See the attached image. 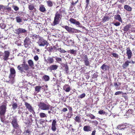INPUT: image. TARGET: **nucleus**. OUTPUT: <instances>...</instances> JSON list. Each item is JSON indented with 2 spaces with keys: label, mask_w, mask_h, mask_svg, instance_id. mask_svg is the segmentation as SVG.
Wrapping results in <instances>:
<instances>
[{
  "label": "nucleus",
  "mask_w": 135,
  "mask_h": 135,
  "mask_svg": "<svg viewBox=\"0 0 135 135\" xmlns=\"http://www.w3.org/2000/svg\"><path fill=\"white\" fill-rule=\"evenodd\" d=\"M65 13V11L62 8H61L59 11H57L55 14L52 25L55 26L59 24L62 18V15Z\"/></svg>",
  "instance_id": "obj_1"
},
{
  "label": "nucleus",
  "mask_w": 135,
  "mask_h": 135,
  "mask_svg": "<svg viewBox=\"0 0 135 135\" xmlns=\"http://www.w3.org/2000/svg\"><path fill=\"white\" fill-rule=\"evenodd\" d=\"M17 68L20 72L22 73H26V71H27L29 70L30 68L28 65L24 61L22 64L17 66Z\"/></svg>",
  "instance_id": "obj_2"
},
{
  "label": "nucleus",
  "mask_w": 135,
  "mask_h": 135,
  "mask_svg": "<svg viewBox=\"0 0 135 135\" xmlns=\"http://www.w3.org/2000/svg\"><path fill=\"white\" fill-rule=\"evenodd\" d=\"M10 73L9 76L10 80L8 82L13 84L15 82L14 78L16 75V72L13 67L11 68L10 70Z\"/></svg>",
  "instance_id": "obj_3"
},
{
  "label": "nucleus",
  "mask_w": 135,
  "mask_h": 135,
  "mask_svg": "<svg viewBox=\"0 0 135 135\" xmlns=\"http://www.w3.org/2000/svg\"><path fill=\"white\" fill-rule=\"evenodd\" d=\"M12 118L10 119V122L12 126V127L14 129H17L19 128V126L18 124V120L17 118L13 116Z\"/></svg>",
  "instance_id": "obj_4"
},
{
  "label": "nucleus",
  "mask_w": 135,
  "mask_h": 135,
  "mask_svg": "<svg viewBox=\"0 0 135 135\" xmlns=\"http://www.w3.org/2000/svg\"><path fill=\"white\" fill-rule=\"evenodd\" d=\"M39 108L41 110H48L50 109L51 106L48 103L46 104L42 102H40L38 105Z\"/></svg>",
  "instance_id": "obj_5"
},
{
  "label": "nucleus",
  "mask_w": 135,
  "mask_h": 135,
  "mask_svg": "<svg viewBox=\"0 0 135 135\" xmlns=\"http://www.w3.org/2000/svg\"><path fill=\"white\" fill-rule=\"evenodd\" d=\"M62 27L66 29L69 33H78L79 31L78 30L69 27L67 25L63 26Z\"/></svg>",
  "instance_id": "obj_6"
},
{
  "label": "nucleus",
  "mask_w": 135,
  "mask_h": 135,
  "mask_svg": "<svg viewBox=\"0 0 135 135\" xmlns=\"http://www.w3.org/2000/svg\"><path fill=\"white\" fill-rule=\"evenodd\" d=\"M37 43L39 46H44L45 45L47 46L49 44V43L47 41L40 37L39 38Z\"/></svg>",
  "instance_id": "obj_7"
},
{
  "label": "nucleus",
  "mask_w": 135,
  "mask_h": 135,
  "mask_svg": "<svg viewBox=\"0 0 135 135\" xmlns=\"http://www.w3.org/2000/svg\"><path fill=\"white\" fill-rule=\"evenodd\" d=\"M7 104L6 103H3L0 106V115H5L6 111Z\"/></svg>",
  "instance_id": "obj_8"
},
{
  "label": "nucleus",
  "mask_w": 135,
  "mask_h": 135,
  "mask_svg": "<svg viewBox=\"0 0 135 135\" xmlns=\"http://www.w3.org/2000/svg\"><path fill=\"white\" fill-rule=\"evenodd\" d=\"M25 105L26 108L28 109L30 112L32 113L34 115L35 114V112L34 111L33 108L30 104L26 102H25Z\"/></svg>",
  "instance_id": "obj_9"
},
{
  "label": "nucleus",
  "mask_w": 135,
  "mask_h": 135,
  "mask_svg": "<svg viewBox=\"0 0 135 135\" xmlns=\"http://www.w3.org/2000/svg\"><path fill=\"white\" fill-rule=\"evenodd\" d=\"M0 118L1 121L3 123L7 124L9 122H10V119L12 118V117L10 116L9 118V120H6L5 115H0Z\"/></svg>",
  "instance_id": "obj_10"
},
{
  "label": "nucleus",
  "mask_w": 135,
  "mask_h": 135,
  "mask_svg": "<svg viewBox=\"0 0 135 135\" xmlns=\"http://www.w3.org/2000/svg\"><path fill=\"white\" fill-rule=\"evenodd\" d=\"M31 43L30 38L28 37H26L24 40L23 45L25 47L27 48L31 45Z\"/></svg>",
  "instance_id": "obj_11"
},
{
  "label": "nucleus",
  "mask_w": 135,
  "mask_h": 135,
  "mask_svg": "<svg viewBox=\"0 0 135 135\" xmlns=\"http://www.w3.org/2000/svg\"><path fill=\"white\" fill-rule=\"evenodd\" d=\"M57 126V124L56 120H53L51 123V129L52 131L55 132L56 131Z\"/></svg>",
  "instance_id": "obj_12"
},
{
  "label": "nucleus",
  "mask_w": 135,
  "mask_h": 135,
  "mask_svg": "<svg viewBox=\"0 0 135 135\" xmlns=\"http://www.w3.org/2000/svg\"><path fill=\"white\" fill-rule=\"evenodd\" d=\"M27 30L22 28H19L15 30V33L16 34L19 35L21 33H25L27 32Z\"/></svg>",
  "instance_id": "obj_13"
},
{
  "label": "nucleus",
  "mask_w": 135,
  "mask_h": 135,
  "mask_svg": "<svg viewBox=\"0 0 135 135\" xmlns=\"http://www.w3.org/2000/svg\"><path fill=\"white\" fill-rule=\"evenodd\" d=\"M47 50L50 52H56L57 51V48L56 46H51L47 48Z\"/></svg>",
  "instance_id": "obj_14"
},
{
  "label": "nucleus",
  "mask_w": 135,
  "mask_h": 135,
  "mask_svg": "<svg viewBox=\"0 0 135 135\" xmlns=\"http://www.w3.org/2000/svg\"><path fill=\"white\" fill-rule=\"evenodd\" d=\"M126 50V54L128 56V59H130L132 56V52L130 50V48L128 47L127 48Z\"/></svg>",
  "instance_id": "obj_15"
},
{
  "label": "nucleus",
  "mask_w": 135,
  "mask_h": 135,
  "mask_svg": "<svg viewBox=\"0 0 135 135\" xmlns=\"http://www.w3.org/2000/svg\"><path fill=\"white\" fill-rule=\"evenodd\" d=\"M69 21L71 23L76 25H79L80 24V23L79 22L77 21L76 20L73 18H70Z\"/></svg>",
  "instance_id": "obj_16"
},
{
  "label": "nucleus",
  "mask_w": 135,
  "mask_h": 135,
  "mask_svg": "<svg viewBox=\"0 0 135 135\" xmlns=\"http://www.w3.org/2000/svg\"><path fill=\"white\" fill-rule=\"evenodd\" d=\"M58 67V66L56 65H52L48 67V70L51 71L52 70H56Z\"/></svg>",
  "instance_id": "obj_17"
},
{
  "label": "nucleus",
  "mask_w": 135,
  "mask_h": 135,
  "mask_svg": "<svg viewBox=\"0 0 135 135\" xmlns=\"http://www.w3.org/2000/svg\"><path fill=\"white\" fill-rule=\"evenodd\" d=\"M110 66L105 64H103L100 67V68L103 71H106L109 70Z\"/></svg>",
  "instance_id": "obj_18"
},
{
  "label": "nucleus",
  "mask_w": 135,
  "mask_h": 135,
  "mask_svg": "<svg viewBox=\"0 0 135 135\" xmlns=\"http://www.w3.org/2000/svg\"><path fill=\"white\" fill-rule=\"evenodd\" d=\"M9 52L8 51H5L4 52V55L3 56V59L4 61L7 60L9 56Z\"/></svg>",
  "instance_id": "obj_19"
},
{
  "label": "nucleus",
  "mask_w": 135,
  "mask_h": 135,
  "mask_svg": "<svg viewBox=\"0 0 135 135\" xmlns=\"http://www.w3.org/2000/svg\"><path fill=\"white\" fill-rule=\"evenodd\" d=\"M63 89L66 92H69L71 90L70 86L68 84H65L63 86Z\"/></svg>",
  "instance_id": "obj_20"
},
{
  "label": "nucleus",
  "mask_w": 135,
  "mask_h": 135,
  "mask_svg": "<svg viewBox=\"0 0 135 135\" xmlns=\"http://www.w3.org/2000/svg\"><path fill=\"white\" fill-rule=\"evenodd\" d=\"M83 129L84 131L88 132L91 130L92 128L90 126H85L84 127Z\"/></svg>",
  "instance_id": "obj_21"
},
{
  "label": "nucleus",
  "mask_w": 135,
  "mask_h": 135,
  "mask_svg": "<svg viewBox=\"0 0 135 135\" xmlns=\"http://www.w3.org/2000/svg\"><path fill=\"white\" fill-rule=\"evenodd\" d=\"M54 57V56H53L52 57H49L47 58V60L45 61H46L47 63L50 64H52L54 62V60L53 59Z\"/></svg>",
  "instance_id": "obj_22"
},
{
  "label": "nucleus",
  "mask_w": 135,
  "mask_h": 135,
  "mask_svg": "<svg viewBox=\"0 0 135 135\" xmlns=\"http://www.w3.org/2000/svg\"><path fill=\"white\" fill-rule=\"evenodd\" d=\"M130 62L129 61L127 60L125 62L123 63L122 65V67L123 69H126L129 65V64Z\"/></svg>",
  "instance_id": "obj_23"
},
{
  "label": "nucleus",
  "mask_w": 135,
  "mask_h": 135,
  "mask_svg": "<svg viewBox=\"0 0 135 135\" xmlns=\"http://www.w3.org/2000/svg\"><path fill=\"white\" fill-rule=\"evenodd\" d=\"M28 63L29 67L31 68H33L34 66V63L33 61L31 60H29L28 61Z\"/></svg>",
  "instance_id": "obj_24"
},
{
  "label": "nucleus",
  "mask_w": 135,
  "mask_h": 135,
  "mask_svg": "<svg viewBox=\"0 0 135 135\" xmlns=\"http://www.w3.org/2000/svg\"><path fill=\"white\" fill-rule=\"evenodd\" d=\"M114 18L115 20L118 21L120 22H122V20L120 15H115L114 16Z\"/></svg>",
  "instance_id": "obj_25"
},
{
  "label": "nucleus",
  "mask_w": 135,
  "mask_h": 135,
  "mask_svg": "<svg viewBox=\"0 0 135 135\" xmlns=\"http://www.w3.org/2000/svg\"><path fill=\"white\" fill-rule=\"evenodd\" d=\"M39 10L42 12H44L46 11V8L43 5L41 4L39 6Z\"/></svg>",
  "instance_id": "obj_26"
},
{
  "label": "nucleus",
  "mask_w": 135,
  "mask_h": 135,
  "mask_svg": "<svg viewBox=\"0 0 135 135\" xmlns=\"http://www.w3.org/2000/svg\"><path fill=\"white\" fill-rule=\"evenodd\" d=\"M46 3L48 7H51L53 6L54 2H52L51 0H48L46 1Z\"/></svg>",
  "instance_id": "obj_27"
},
{
  "label": "nucleus",
  "mask_w": 135,
  "mask_h": 135,
  "mask_svg": "<svg viewBox=\"0 0 135 135\" xmlns=\"http://www.w3.org/2000/svg\"><path fill=\"white\" fill-rule=\"evenodd\" d=\"M42 79L45 81H47L50 80V77L48 75H45L42 77Z\"/></svg>",
  "instance_id": "obj_28"
},
{
  "label": "nucleus",
  "mask_w": 135,
  "mask_h": 135,
  "mask_svg": "<svg viewBox=\"0 0 135 135\" xmlns=\"http://www.w3.org/2000/svg\"><path fill=\"white\" fill-rule=\"evenodd\" d=\"M124 9L127 11H131L132 10V8L129 5H126L124 6Z\"/></svg>",
  "instance_id": "obj_29"
},
{
  "label": "nucleus",
  "mask_w": 135,
  "mask_h": 135,
  "mask_svg": "<svg viewBox=\"0 0 135 135\" xmlns=\"http://www.w3.org/2000/svg\"><path fill=\"white\" fill-rule=\"evenodd\" d=\"M126 128L125 125L123 124H121L118 125L117 127V129L119 130H122Z\"/></svg>",
  "instance_id": "obj_30"
},
{
  "label": "nucleus",
  "mask_w": 135,
  "mask_h": 135,
  "mask_svg": "<svg viewBox=\"0 0 135 135\" xmlns=\"http://www.w3.org/2000/svg\"><path fill=\"white\" fill-rule=\"evenodd\" d=\"M67 52L69 53L74 55H75L76 52V51L74 49H72L68 50L67 51Z\"/></svg>",
  "instance_id": "obj_31"
},
{
  "label": "nucleus",
  "mask_w": 135,
  "mask_h": 135,
  "mask_svg": "<svg viewBox=\"0 0 135 135\" xmlns=\"http://www.w3.org/2000/svg\"><path fill=\"white\" fill-rule=\"evenodd\" d=\"M35 91L38 93L41 90V86H36L35 87Z\"/></svg>",
  "instance_id": "obj_32"
},
{
  "label": "nucleus",
  "mask_w": 135,
  "mask_h": 135,
  "mask_svg": "<svg viewBox=\"0 0 135 135\" xmlns=\"http://www.w3.org/2000/svg\"><path fill=\"white\" fill-rule=\"evenodd\" d=\"M133 111V110L132 109L128 110L126 113V115L128 116V117H129L130 115H131L132 114Z\"/></svg>",
  "instance_id": "obj_33"
},
{
  "label": "nucleus",
  "mask_w": 135,
  "mask_h": 135,
  "mask_svg": "<svg viewBox=\"0 0 135 135\" xmlns=\"http://www.w3.org/2000/svg\"><path fill=\"white\" fill-rule=\"evenodd\" d=\"M109 19V16H104L102 20V22L104 23L106 21H108Z\"/></svg>",
  "instance_id": "obj_34"
},
{
  "label": "nucleus",
  "mask_w": 135,
  "mask_h": 135,
  "mask_svg": "<svg viewBox=\"0 0 135 135\" xmlns=\"http://www.w3.org/2000/svg\"><path fill=\"white\" fill-rule=\"evenodd\" d=\"M130 26L131 25H127L125 26L123 29L124 31L126 32L130 28Z\"/></svg>",
  "instance_id": "obj_35"
},
{
  "label": "nucleus",
  "mask_w": 135,
  "mask_h": 135,
  "mask_svg": "<svg viewBox=\"0 0 135 135\" xmlns=\"http://www.w3.org/2000/svg\"><path fill=\"white\" fill-rule=\"evenodd\" d=\"M16 22L17 23L21 22L22 21V20L21 17L18 16L16 18Z\"/></svg>",
  "instance_id": "obj_36"
},
{
  "label": "nucleus",
  "mask_w": 135,
  "mask_h": 135,
  "mask_svg": "<svg viewBox=\"0 0 135 135\" xmlns=\"http://www.w3.org/2000/svg\"><path fill=\"white\" fill-rule=\"evenodd\" d=\"M75 121L78 123H80L81 121L80 117L78 116H76L74 118Z\"/></svg>",
  "instance_id": "obj_37"
},
{
  "label": "nucleus",
  "mask_w": 135,
  "mask_h": 135,
  "mask_svg": "<svg viewBox=\"0 0 135 135\" xmlns=\"http://www.w3.org/2000/svg\"><path fill=\"white\" fill-rule=\"evenodd\" d=\"M84 63L85 65L86 66H90V62L89 61L88 59L85 60L84 61Z\"/></svg>",
  "instance_id": "obj_38"
},
{
  "label": "nucleus",
  "mask_w": 135,
  "mask_h": 135,
  "mask_svg": "<svg viewBox=\"0 0 135 135\" xmlns=\"http://www.w3.org/2000/svg\"><path fill=\"white\" fill-rule=\"evenodd\" d=\"M12 108L13 110H15L18 107V104L16 103H13L12 105Z\"/></svg>",
  "instance_id": "obj_39"
},
{
  "label": "nucleus",
  "mask_w": 135,
  "mask_h": 135,
  "mask_svg": "<svg viewBox=\"0 0 135 135\" xmlns=\"http://www.w3.org/2000/svg\"><path fill=\"white\" fill-rule=\"evenodd\" d=\"M65 68L64 69V71L65 72V73L67 74L68 72L69 68H68L67 64H66L64 65V66Z\"/></svg>",
  "instance_id": "obj_40"
},
{
  "label": "nucleus",
  "mask_w": 135,
  "mask_h": 135,
  "mask_svg": "<svg viewBox=\"0 0 135 135\" xmlns=\"http://www.w3.org/2000/svg\"><path fill=\"white\" fill-rule=\"evenodd\" d=\"M40 117L41 118H43L47 117V115L45 113H39Z\"/></svg>",
  "instance_id": "obj_41"
},
{
  "label": "nucleus",
  "mask_w": 135,
  "mask_h": 135,
  "mask_svg": "<svg viewBox=\"0 0 135 135\" xmlns=\"http://www.w3.org/2000/svg\"><path fill=\"white\" fill-rule=\"evenodd\" d=\"M28 8L30 10L32 11L35 8L33 4H31L28 5Z\"/></svg>",
  "instance_id": "obj_42"
},
{
  "label": "nucleus",
  "mask_w": 135,
  "mask_h": 135,
  "mask_svg": "<svg viewBox=\"0 0 135 135\" xmlns=\"http://www.w3.org/2000/svg\"><path fill=\"white\" fill-rule=\"evenodd\" d=\"M119 85L117 83L114 82V85L117 90H119L120 89V87H118Z\"/></svg>",
  "instance_id": "obj_43"
},
{
  "label": "nucleus",
  "mask_w": 135,
  "mask_h": 135,
  "mask_svg": "<svg viewBox=\"0 0 135 135\" xmlns=\"http://www.w3.org/2000/svg\"><path fill=\"white\" fill-rule=\"evenodd\" d=\"M57 50L61 53H65L66 52V51L61 48H58Z\"/></svg>",
  "instance_id": "obj_44"
},
{
  "label": "nucleus",
  "mask_w": 135,
  "mask_h": 135,
  "mask_svg": "<svg viewBox=\"0 0 135 135\" xmlns=\"http://www.w3.org/2000/svg\"><path fill=\"white\" fill-rule=\"evenodd\" d=\"M25 132L26 133V135H30L31 132L29 129H27L25 131Z\"/></svg>",
  "instance_id": "obj_45"
},
{
  "label": "nucleus",
  "mask_w": 135,
  "mask_h": 135,
  "mask_svg": "<svg viewBox=\"0 0 135 135\" xmlns=\"http://www.w3.org/2000/svg\"><path fill=\"white\" fill-rule=\"evenodd\" d=\"M38 36H39L37 35H33L32 36V38L33 40H36L37 39V38L38 37Z\"/></svg>",
  "instance_id": "obj_46"
},
{
  "label": "nucleus",
  "mask_w": 135,
  "mask_h": 135,
  "mask_svg": "<svg viewBox=\"0 0 135 135\" xmlns=\"http://www.w3.org/2000/svg\"><path fill=\"white\" fill-rule=\"evenodd\" d=\"M81 58L83 59V61L85 60H86L88 59L87 55L84 54L81 57Z\"/></svg>",
  "instance_id": "obj_47"
},
{
  "label": "nucleus",
  "mask_w": 135,
  "mask_h": 135,
  "mask_svg": "<svg viewBox=\"0 0 135 135\" xmlns=\"http://www.w3.org/2000/svg\"><path fill=\"white\" fill-rule=\"evenodd\" d=\"M5 6L2 5H0V11H4L3 10L5 9Z\"/></svg>",
  "instance_id": "obj_48"
},
{
  "label": "nucleus",
  "mask_w": 135,
  "mask_h": 135,
  "mask_svg": "<svg viewBox=\"0 0 135 135\" xmlns=\"http://www.w3.org/2000/svg\"><path fill=\"white\" fill-rule=\"evenodd\" d=\"M112 54L113 57L115 58H118L119 57L118 55L116 53H112Z\"/></svg>",
  "instance_id": "obj_49"
},
{
  "label": "nucleus",
  "mask_w": 135,
  "mask_h": 135,
  "mask_svg": "<svg viewBox=\"0 0 135 135\" xmlns=\"http://www.w3.org/2000/svg\"><path fill=\"white\" fill-rule=\"evenodd\" d=\"M12 7L13 8L14 10L16 11H17L19 9V8L17 6H12Z\"/></svg>",
  "instance_id": "obj_50"
},
{
  "label": "nucleus",
  "mask_w": 135,
  "mask_h": 135,
  "mask_svg": "<svg viewBox=\"0 0 135 135\" xmlns=\"http://www.w3.org/2000/svg\"><path fill=\"white\" fill-rule=\"evenodd\" d=\"M55 60L56 61L59 62H61L62 61V59L60 58H59L57 57H56Z\"/></svg>",
  "instance_id": "obj_51"
},
{
  "label": "nucleus",
  "mask_w": 135,
  "mask_h": 135,
  "mask_svg": "<svg viewBox=\"0 0 135 135\" xmlns=\"http://www.w3.org/2000/svg\"><path fill=\"white\" fill-rule=\"evenodd\" d=\"M85 94L84 93H83L79 96V98L82 99L85 96Z\"/></svg>",
  "instance_id": "obj_52"
},
{
  "label": "nucleus",
  "mask_w": 135,
  "mask_h": 135,
  "mask_svg": "<svg viewBox=\"0 0 135 135\" xmlns=\"http://www.w3.org/2000/svg\"><path fill=\"white\" fill-rule=\"evenodd\" d=\"M68 111V109L66 108H64L61 110V113H65Z\"/></svg>",
  "instance_id": "obj_53"
},
{
  "label": "nucleus",
  "mask_w": 135,
  "mask_h": 135,
  "mask_svg": "<svg viewBox=\"0 0 135 135\" xmlns=\"http://www.w3.org/2000/svg\"><path fill=\"white\" fill-rule=\"evenodd\" d=\"M120 94H123V93L122 91H118L116 92L115 93V95H117Z\"/></svg>",
  "instance_id": "obj_54"
},
{
  "label": "nucleus",
  "mask_w": 135,
  "mask_h": 135,
  "mask_svg": "<svg viewBox=\"0 0 135 135\" xmlns=\"http://www.w3.org/2000/svg\"><path fill=\"white\" fill-rule=\"evenodd\" d=\"M98 113L100 114H105V112L104 111L102 110H99L98 112Z\"/></svg>",
  "instance_id": "obj_55"
},
{
  "label": "nucleus",
  "mask_w": 135,
  "mask_h": 135,
  "mask_svg": "<svg viewBox=\"0 0 135 135\" xmlns=\"http://www.w3.org/2000/svg\"><path fill=\"white\" fill-rule=\"evenodd\" d=\"M113 24L115 26H119L120 24V23L118 22H117L115 23H113Z\"/></svg>",
  "instance_id": "obj_56"
},
{
  "label": "nucleus",
  "mask_w": 135,
  "mask_h": 135,
  "mask_svg": "<svg viewBox=\"0 0 135 135\" xmlns=\"http://www.w3.org/2000/svg\"><path fill=\"white\" fill-rule=\"evenodd\" d=\"M34 59L35 61H37L39 59V57L37 55H35L34 57Z\"/></svg>",
  "instance_id": "obj_57"
},
{
  "label": "nucleus",
  "mask_w": 135,
  "mask_h": 135,
  "mask_svg": "<svg viewBox=\"0 0 135 135\" xmlns=\"http://www.w3.org/2000/svg\"><path fill=\"white\" fill-rule=\"evenodd\" d=\"M67 107H68L69 109V112L71 113H72V109L71 107H70L69 106H67Z\"/></svg>",
  "instance_id": "obj_58"
},
{
  "label": "nucleus",
  "mask_w": 135,
  "mask_h": 135,
  "mask_svg": "<svg viewBox=\"0 0 135 135\" xmlns=\"http://www.w3.org/2000/svg\"><path fill=\"white\" fill-rule=\"evenodd\" d=\"M90 1L89 0H86V8H87L89 4Z\"/></svg>",
  "instance_id": "obj_59"
},
{
  "label": "nucleus",
  "mask_w": 135,
  "mask_h": 135,
  "mask_svg": "<svg viewBox=\"0 0 135 135\" xmlns=\"http://www.w3.org/2000/svg\"><path fill=\"white\" fill-rule=\"evenodd\" d=\"M122 94L123 95L122 96L123 97H124L125 99H128V97L127 95V94L126 93L124 94L123 93V94Z\"/></svg>",
  "instance_id": "obj_60"
},
{
  "label": "nucleus",
  "mask_w": 135,
  "mask_h": 135,
  "mask_svg": "<svg viewBox=\"0 0 135 135\" xmlns=\"http://www.w3.org/2000/svg\"><path fill=\"white\" fill-rule=\"evenodd\" d=\"M4 9H6L7 11L10 12L11 10V7L6 8L5 6V8Z\"/></svg>",
  "instance_id": "obj_61"
},
{
  "label": "nucleus",
  "mask_w": 135,
  "mask_h": 135,
  "mask_svg": "<svg viewBox=\"0 0 135 135\" xmlns=\"http://www.w3.org/2000/svg\"><path fill=\"white\" fill-rule=\"evenodd\" d=\"M92 123H94L95 126L97 125L98 124V121L96 120L93 121Z\"/></svg>",
  "instance_id": "obj_62"
},
{
  "label": "nucleus",
  "mask_w": 135,
  "mask_h": 135,
  "mask_svg": "<svg viewBox=\"0 0 135 135\" xmlns=\"http://www.w3.org/2000/svg\"><path fill=\"white\" fill-rule=\"evenodd\" d=\"M24 113H25V114H29V112H28V111H26V112H24V113H22V117H24V116H23V115H24Z\"/></svg>",
  "instance_id": "obj_63"
},
{
  "label": "nucleus",
  "mask_w": 135,
  "mask_h": 135,
  "mask_svg": "<svg viewBox=\"0 0 135 135\" xmlns=\"http://www.w3.org/2000/svg\"><path fill=\"white\" fill-rule=\"evenodd\" d=\"M90 118L91 119H94L95 118V117L92 114H91Z\"/></svg>",
  "instance_id": "obj_64"
}]
</instances>
